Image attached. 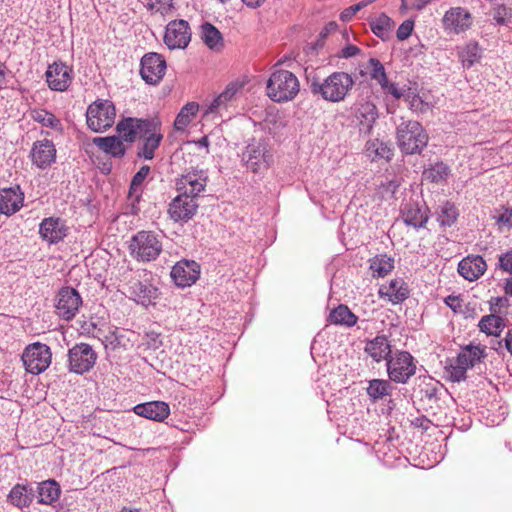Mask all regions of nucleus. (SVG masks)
<instances>
[{
	"label": "nucleus",
	"instance_id": "obj_1",
	"mask_svg": "<svg viewBox=\"0 0 512 512\" xmlns=\"http://www.w3.org/2000/svg\"><path fill=\"white\" fill-rule=\"evenodd\" d=\"M355 85V80L347 72L336 71L322 81L312 80L310 91L314 96L331 103H339L346 99Z\"/></svg>",
	"mask_w": 512,
	"mask_h": 512
},
{
	"label": "nucleus",
	"instance_id": "obj_2",
	"mask_svg": "<svg viewBox=\"0 0 512 512\" xmlns=\"http://www.w3.org/2000/svg\"><path fill=\"white\" fill-rule=\"evenodd\" d=\"M300 91L298 78L290 71H274L266 85L267 96L274 102L284 103L293 100Z\"/></svg>",
	"mask_w": 512,
	"mask_h": 512
},
{
	"label": "nucleus",
	"instance_id": "obj_3",
	"mask_svg": "<svg viewBox=\"0 0 512 512\" xmlns=\"http://www.w3.org/2000/svg\"><path fill=\"white\" fill-rule=\"evenodd\" d=\"M241 161L253 173H263L273 164V152L263 138L248 140L241 154Z\"/></svg>",
	"mask_w": 512,
	"mask_h": 512
},
{
	"label": "nucleus",
	"instance_id": "obj_4",
	"mask_svg": "<svg viewBox=\"0 0 512 512\" xmlns=\"http://www.w3.org/2000/svg\"><path fill=\"white\" fill-rule=\"evenodd\" d=\"M428 140V134L417 121H402L397 127L398 146L405 154L421 153Z\"/></svg>",
	"mask_w": 512,
	"mask_h": 512
},
{
	"label": "nucleus",
	"instance_id": "obj_5",
	"mask_svg": "<svg viewBox=\"0 0 512 512\" xmlns=\"http://www.w3.org/2000/svg\"><path fill=\"white\" fill-rule=\"evenodd\" d=\"M130 254L137 261L150 262L158 258L162 251L159 236L152 231H139L131 239Z\"/></svg>",
	"mask_w": 512,
	"mask_h": 512
},
{
	"label": "nucleus",
	"instance_id": "obj_6",
	"mask_svg": "<svg viewBox=\"0 0 512 512\" xmlns=\"http://www.w3.org/2000/svg\"><path fill=\"white\" fill-rule=\"evenodd\" d=\"M386 366L389 379L395 383L405 384L416 373L415 359L407 351H395Z\"/></svg>",
	"mask_w": 512,
	"mask_h": 512
},
{
	"label": "nucleus",
	"instance_id": "obj_7",
	"mask_svg": "<svg viewBox=\"0 0 512 512\" xmlns=\"http://www.w3.org/2000/svg\"><path fill=\"white\" fill-rule=\"evenodd\" d=\"M115 116L116 110L111 101L97 100L87 109V125L94 132H102L113 125Z\"/></svg>",
	"mask_w": 512,
	"mask_h": 512
},
{
	"label": "nucleus",
	"instance_id": "obj_8",
	"mask_svg": "<svg viewBox=\"0 0 512 512\" xmlns=\"http://www.w3.org/2000/svg\"><path fill=\"white\" fill-rule=\"evenodd\" d=\"M51 358L50 347L40 342L28 345L22 354V362L26 371L33 375L44 372L51 364Z\"/></svg>",
	"mask_w": 512,
	"mask_h": 512
},
{
	"label": "nucleus",
	"instance_id": "obj_9",
	"mask_svg": "<svg viewBox=\"0 0 512 512\" xmlns=\"http://www.w3.org/2000/svg\"><path fill=\"white\" fill-rule=\"evenodd\" d=\"M68 369L70 372L82 375L90 371L97 360V354L87 343L75 344L68 350Z\"/></svg>",
	"mask_w": 512,
	"mask_h": 512
},
{
	"label": "nucleus",
	"instance_id": "obj_10",
	"mask_svg": "<svg viewBox=\"0 0 512 512\" xmlns=\"http://www.w3.org/2000/svg\"><path fill=\"white\" fill-rule=\"evenodd\" d=\"M166 60L156 52L146 53L140 62V75L150 85L158 84L166 72Z\"/></svg>",
	"mask_w": 512,
	"mask_h": 512
},
{
	"label": "nucleus",
	"instance_id": "obj_11",
	"mask_svg": "<svg viewBox=\"0 0 512 512\" xmlns=\"http://www.w3.org/2000/svg\"><path fill=\"white\" fill-rule=\"evenodd\" d=\"M127 295L130 299L145 307L154 303L157 288L147 281L141 280V274L135 273L126 283Z\"/></svg>",
	"mask_w": 512,
	"mask_h": 512
},
{
	"label": "nucleus",
	"instance_id": "obj_12",
	"mask_svg": "<svg viewBox=\"0 0 512 512\" xmlns=\"http://www.w3.org/2000/svg\"><path fill=\"white\" fill-rule=\"evenodd\" d=\"M139 139L143 140V142L138 146L137 157L152 160L155 156V151L159 148L163 139L160 121L152 119Z\"/></svg>",
	"mask_w": 512,
	"mask_h": 512
},
{
	"label": "nucleus",
	"instance_id": "obj_13",
	"mask_svg": "<svg viewBox=\"0 0 512 512\" xmlns=\"http://www.w3.org/2000/svg\"><path fill=\"white\" fill-rule=\"evenodd\" d=\"M191 40V30L185 20L170 21L165 30L164 43L170 49H184Z\"/></svg>",
	"mask_w": 512,
	"mask_h": 512
},
{
	"label": "nucleus",
	"instance_id": "obj_14",
	"mask_svg": "<svg viewBox=\"0 0 512 512\" xmlns=\"http://www.w3.org/2000/svg\"><path fill=\"white\" fill-rule=\"evenodd\" d=\"M45 77L51 90L63 92L72 82L73 69L62 61H55L48 66Z\"/></svg>",
	"mask_w": 512,
	"mask_h": 512
},
{
	"label": "nucleus",
	"instance_id": "obj_15",
	"mask_svg": "<svg viewBox=\"0 0 512 512\" xmlns=\"http://www.w3.org/2000/svg\"><path fill=\"white\" fill-rule=\"evenodd\" d=\"M82 299L78 291L72 287H63L57 295L56 313L65 320H71L77 314Z\"/></svg>",
	"mask_w": 512,
	"mask_h": 512
},
{
	"label": "nucleus",
	"instance_id": "obj_16",
	"mask_svg": "<svg viewBox=\"0 0 512 512\" xmlns=\"http://www.w3.org/2000/svg\"><path fill=\"white\" fill-rule=\"evenodd\" d=\"M170 275L178 287H189L199 279L200 265L194 260L182 259L172 267Z\"/></svg>",
	"mask_w": 512,
	"mask_h": 512
},
{
	"label": "nucleus",
	"instance_id": "obj_17",
	"mask_svg": "<svg viewBox=\"0 0 512 512\" xmlns=\"http://www.w3.org/2000/svg\"><path fill=\"white\" fill-rule=\"evenodd\" d=\"M472 22L471 13L462 7L450 8L442 19L445 31L454 34L465 32L472 26Z\"/></svg>",
	"mask_w": 512,
	"mask_h": 512
},
{
	"label": "nucleus",
	"instance_id": "obj_18",
	"mask_svg": "<svg viewBox=\"0 0 512 512\" xmlns=\"http://www.w3.org/2000/svg\"><path fill=\"white\" fill-rule=\"evenodd\" d=\"M370 68V77L375 80L385 94L391 95L394 99L404 97V89L398 87L396 83L389 82L384 65L377 58L368 60Z\"/></svg>",
	"mask_w": 512,
	"mask_h": 512
},
{
	"label": "nucleus",
	"instance_id": "obj_19",
	"mask_svg": "<svg viewBox=\"0 0 512 512\" xmlns=\"http://www.w3.org/2000/svg\"><path fill=\"white\" fill-rule=\"evenodd\" d=\"M197 209L196 199L179 193L169 204L168 213L175 222H187L195 215Z\"/></svg>",
	"mask_w": 512,
	"mask_h": 512
},
{
	"label": "nucleus",
	"instance_id": "obj_20",
	"mask_svg": "<svg viewBox=\"0 0 512 512\" xmlns=\"http://www.w3.org/2000/svg\"><path fill=\"white\" fill-rule=\"evenodd\" d=\"M206 184L207 177L205 173L201 170H193L177 179L176 188L179 193L196 199L205 190Z\"/></svg>",
	"mask_w": 512,
	"mask_h": 512
},
{
	"label": "nucleus",
	"instance_id": "obj_21",
	"mask_svg": "<svg viewBox=\"0 0 512 512\" xmlns=\"http://www.w3.org/2000/svg\"><path fill=\"white\" fill-rule=\"evenodd\" d=\"M152 119L127 117L120 120L116 125V131L122 142L132 144L139 138Z\"/></svg>",
	"mask_w": 512,
	"mask_h": 512
},
{
	"label": "nucleus",
	"instance_id": "obj_22",
	"mask_svg": "<svg viewBox=\"0 0 512 512\" xmlns=\"http://www.w3.org/2000/svg\"><path fill=\"white\" fill-rule=\"evenodd\" d=\"M29 156L33 165L39 169H46L56 160L55 145L48 139L38 140L33 143Z\"/></svg>",
	"mask_w": 512,
	"mask_h": 512
},
{
	"label": "nucleus",
	"instance_id": "obj_23",
	"mask_svg": "<svg viewBox=\"0 0 512 512\" xmlns=\"http://www.w3.org/2000/svg\"><path fill=\"white\" fill-rule=\"evenodd\" d=\"M39 233L49 244H57L68 234V227L60 218L49 217L42 220Z\"/></svg>",
	"mask_w": 512,
	"mask_h": 512
},
{
	"label": "nucleus",
	"instance_id": "obj_24",
	"mask_svg": "<svg viewBox=\"0 0 512 512\" xmlns=\"http://www.w3.org/2000/svg\"><path fill=\"white\" fill-rule=\"evenodd\" d=\"M487 270V263L480 255L464 257L457 267L458 273L467 281L478 280Z\"/></svg>",
	"mask_w": 512,
	"mask_h": 512
},
{
	"label": "nucleus",
	"instance_id": "obj_25",
	"mask_svg": "<svg viewBox=\"0 0 512 512\" xmlns=\"http://www.w3.org/2000/svg\"><path fill=\"white\" fill-rule=\"evenodd\" d=\"M379 297L387 299L392 304H400L409 297V288L401 278L391 280L387 285H382L378 291Z\"/></svg>",
	"mask_w": 512,
	"mask_h": 512
},
{
	"label": "nucleus",
	"instance_id": "obj_26",
	"mask_svg": "<svg viewBox=\"0 0 512 512\" xmlns=\"http://www.w3.org/2000/svg\"><path fill=\"white\" fill-rule=\"evenodd\" d=\"M401 218L406 225L419 229L428 221V209L425 205L407 202L401 210Z\"/></svg>",
	"mask_w": 512,
	"mask_h": 512
},
{
	"label": "nucleus",
	"instance_id": "obj_27",
	"mask_svg": "<svg viewBox=\"0 0 512 512\" xmlns=\"http://www.w3.org/2000/svg\"><path fill=\"white\" fill-rule=\"evenodd\" d=\"M135 414L154 421H163L170 414L169 405L163 401H152L134 406Z\"/></svg>",
	"mask_w": 512,
	"mask_h": 512
},
{
	"label": "nucleus",
	"instance_id": "obj_28",
	"mask_svg": "<svg viewBox=\"0 0 512 512\" xmlns=\"http://www.w3.org/2000/svg\"><path fill=\"white\" fill-rule=\"evenodd\" d=\"M23 193L17 188H6L0 191V212L5 215L16 213L22 206Z\"/></svg>",
	"mask_w": 512,
	"mask_h": 512
},
{
	"label": "nucleus",
	"instance_id": "obj_29",
	"mask_svg": "<svg viewBox=\"0 0 512 512\" xmlns=\"http://www.w3.org/2000/svg\"><path fill=\"white\" fill-rule=\"evenodd\" d=\"M34 499V490L27 484H16L7 495V501L20 510L29 508Z\"/></svg>",
	"mask_w": 512,
	"mask_h": 512
},
{
	"label": "nucleus",
	"instance_id": "obj_30",
	"mask_svg": "<svg viewBox=\"0 0 512 512\" xmlns=\"http://www.w3.org/2000/svg\"><path fill=\"white\" fill-rule=\"evenodd\" d=\"M365 351L376 362L386 360L391 354V345L389 340L384 335H378L374 339L368 341L365 346Z\"/></svg>",
	"mask_w": 512,
	"mask_h": 512
},
{
	"label": "nucleus",
	"instance_id": "obj_31",
	"mask_svg": "<svg viewBox=\"0 0 512 512\" xmlns=\"http://www.w3.org/2000/svg\"><path fill=\"white\" fill-rule=\"evenodd\" d=\"M93 143L105 154L114 158L124 157L127 151L125 144L117 136L96 137Z\"/></svg>",
	"mask_w": 512,
	"mask_h": 512
},
{
	"label": "nucleus",
	"instance_id": "obj_32",
	"mask_svg": "<svg viewBox=\"0 0 512 512\" xmlns=\"http://www.w3.org/2000/svg\"><path fill=\"white\" fill-rule=\"evenodd\" d=\"M37 492L38 503L52 505L58 501L61 494V488L54 479H49L38 484Z\"/></svg>",
	"mask_w": 512,
	"mask_h": 512
},
{
	"label": "nucleus",
	"instance_id": "obj_33",
	"mask_svg": "<svg viewBox=\"0 0 512 512\" xmlns=\"http://www.w3.org/2000/svg\"><path fill=\"white\" fill-rule=\"evenodd\" d=\"M356 118L359 121L361 130L369 132L378 118V110L373 102L365 101L358 105Z\"/></svg>",
	"mask_w": 512,
	"mask_h": 512
},
{
	"label": "nucleus",
	"instance_id": "obj_34",
	"mask_svg": "<svg viewBox=\"0 0 512 512\" xmlns=\"http://www.w3.org/2000/svg\"><path fill=\"white\" fill-rule=\"evenodd\" d=\"M458 57L464 68L469 69L482 57V49L477 42H469L458 50Z\"/></svg>",
	"mask_w": 512,
	"mask_h": 512
},
{
	"label": "nucleus",
	"instance_id": "obj_35",
	"mask_svg": "<svg viewBox=\"0 0 512 512\" xmlns=\"http://www.w3.org/2000/svg\"><path fill=\"white\" fill-rule=\"evenodd\" d=\"M358 317L348 308L340 304L334 308L328 317V321L335 325L353 327L357 323Z\"/></svg>",
	"mask_w": 512,
	"mask_h": 512
},
{
	"label": "nucleus",
	"instance_id": "obj_36",
	"mask_svg": "<svg viewBox=\"0 0 512 512\" xmlns=\"http://www.w3.org/2000/svg\"><path fill=\"white\" fill-rule=\"evenodd\" d=\"M457 356L459 357V364H463L469 369L481 362L486 357V352L480 346L468 345Z\"/></svg>",
	"mask_w": 512,
	"mask_h": 512
},
{
	"label": "nucleus",
	"instance_id": "obj_37",
	"mask_svg": "<svg viewBox=\"0 0 512 512\" xmlns=\"http://www.w3.org/2000/svg\"><path fill=\"white\" fill-rule=\"evenodd\" d=\"M201 39L212 50H220L223 47L221 32L212 24L206 22L200 27Z\"/></svg>",
	"mask_w": 512,
	"mask_h": 512
},
{
	"label": "nucleus",
	"instance_id": "obj_38",
	"mask_svg": "<svg viewBox=\"0 0 512 512\" xmlns=\"http://www.w3.org/2000/svg\"><path fill=\"white\" fill-rule=\"evenodd\" d=\"M365 151L368 157L373 161L378 159L390 160L393 156V150L390 145L379 139L370 140L366 143Z\"/></svg>",
	"mask_w": 512,
	"mask_h": 512
},
{
	"label": "nucleus",
	"instance_id": "obj_39",
	"mask_svg": "<svg viewBox=\"0 0 512 512\" xmlns=\"http://www.w3.org/2000/svg\"><path fill=\"white\" fill-rule=\"evenodd\" d=\"M505 325V320L494 314L483 316L478 324L480 330L490 336H499Z\"/></svg>",
	"mask_w": 512,
	"mask_h": 512
},
{
	"label": "nucleus",
	"instance_id": "obj_40",
	"mask_svg": "<svg viewBox=\"0 0 512 512\" xmlns=\"http://www.w3.org/2000/svg\"><path fill=\"white\" fill-rule=\"evenodd\" d=\"M394 268V259L386 254L376 255L370 260V270L374 277H385Z\"/></svg>",
	"mask_w": 512,
	"mask_h": 512
},
{
	"label": "nucleus",
	"instance_id": "obj_41",
	"mask_svg": "<svg viewBox=\"0 0 512 512\" xmlns=\"http://www.w3.org/2000/svg\"><path fill=\"white\" fill-rule=\"evenodd\" d=\"M393 24L392 19L384 13L369 22L372 32L382 40L389 39Z\"/></svg>",
	"mask_w": 512,
	"mask_h": 512
},
{
	"label": "nucleus",
	"instance_id": "obj_42",
	"mask_svg": "<svg viewBox=\"0 0 512 512\" xmlns=\"http://www.w3.org/2000/svg\"><path fill=\"white\" fill-rule=\"evenodd\" d=\"M391 392V384L387 380L373 379L367 387V394L375 402L389 395Z\"/></svg>",
	"mask_w": 512,
	"mask_h": 512
},
{
	"label": "nucleus",
	"instance_id": "obj_43",
	"mask_svg": "<svg viewBox=\"0 0 512 512\" xmlns=\"http://www.w3.org/2000/svg\"><path fill=\"white\" fill-rule=\"evenodd\" d=\"M449 167L443 162H437L423 171V177L433 183H439L448 178Z\"/></svg>",
	"mask_w": 512,
	"mask_h": 512
},
{
	"label": "nucleus",
	"instance_id": "obj_44",
	"mask_svg": "<svg viewBox=\"0 0 512 512\" xmlns=\"http://www.w3.org/2000/svg\"><path fill=\"white\" fill-rule=\"evenodd\" d=\"M31 116L34 121L42 124L45 127L52 128L56 131L62 130V124L60 120L49 111L43 109L34 110L32 111Z\"/></svg>",
	"mask_w": 512,
	"mask_h": 512
},
{
	"label": "nucleus",
	"instance_id": "obj_45",
	"mask_svg": "<svg viewBox=\"0 0 512 512\" xmlns=\"http://www.w3.org/2000/svg\"><path fill=\"white\" fill-rule=\"evenodd\" d=\"M458 218V210L451 202H445L439 206L438 222L441 226L450 227Z\"/></svg>",
	"mask_w": 512,
	"mask_h": 512
},
{
	"label": "nucleus",
	"instance_id": "obj_46",
	"mask_svg": "<svg viewBox=\"0 0 512 512\" xmlns=\"http://www.w3.org/2000/svg\"><path fill=\"white\" fill-rule=\"evenodd\" d=\"M198 111V105L196 103H187L178 113L175 121L174 127L176 130L182 131L184 130L188 124L191 122L193 116L196 115Z\"/></svg>",
	"mask_w": 512,
	"mask_h": 512
},
{
	"label": "nucleus",
	"instance_id": "obj_47",
	"mask_svg": "<svg viewBox=\"0 0 512 512\" xmlns=\"http://www.w3.org/2000/svg\"><path fill=\"white\" fill-rule=\"evenodd\" d=\"M150 172V167L147 165L142 166L139 171L133 176L130 189L129 197L134 198L138 201L142 193V184Z\"/></svg>",
	"mask_w": 512,
	"mask_h": 512
},
{
	"label": "nucleus",
	"instance_id": "obj_48",
	"mask_svg": "<svg viewBox=\"0 0 512 512\" xmlns=\"http://www.w3.org/2000/svg\"><path fill=\"white\" fill-rule=\"evenodd\" d=\"M467 368L459 364V357L445 366L446 379L451 382H461L466 379Z\"/></svg>",
	"mask_w": 512,
	"mask_h": 512
},
{
	"label": "nucleus",
	"instance_id": "obj_49",
	"mask_svg": "<svg viewBox=\"0 0 512 512\" xmlns=\"http://www.w3.org/2000/svg\"><path fill=\"white\" fill-rule=\"evenodd\" d=\"M441 388L439 382L428 377L424 378L420 384V393L422 398L427 399L429 402H436L438 400V393Z\"/></svg>",
	"mask_w": 512,
	"mask_h": 512
},
{
	"label": "nucleus",
	"instance_id": "obj_50",
	"mask_svg": "<svg viewBox=\"0 0 512 512\" xmlns=\"http://www.w3.org/2000/svg\"><path fill=\"white\" fill-rule=\"evenodd\" d=\"M493 19L499 25H507L512 21V8L504 4H495L493 7Z\"/></svg>",
	"mask_w": 512,
	"mask_h": 512
},
{
	"label": "nucleus",
	"instance_id": "obj_51",
	"mask_svg": "<svg viewBox=\"0 0 512 512\" xmlns=\"http://www.w3.org/2000/svg\"><path fill=\"white\" fill-rule=\"evenodd\" d=\"M406 101L409 103V108L416 113H426L431 109V104L423 100V98L417 94L408 93Z\"/></svg>",
	"mask_w": 512,
	"mask_h": 512
},
{
	"label": "nucleus",
	"instance_id": "obj_52",
	"mask_svg": "<svg viewBox=\"0 0 512 512\" xmlns=\"http://www.w3.org/2000/svg\"><path fill=\"white\" fill-rule=\"evenodd\" d=\"M173 1L174 0H146V6L152 13H159L165 16L174 8Z\"/></svg>",
	"mask_w": 512,
	"mask_h": 512
},
{
	"label": "nucleus",
	"instance_id": "obj_53",
	"mask_svg": "<svg viewBox=\"0 0 512 512\" xmlns=\"http://www.w3.org/2000/svg\"><path fill=\"white\" fill-rule=\"evenodd\" d=\"M493 219L499 226L512 229V207H500L496 210V215L493 216Z\"/></svg>",
	"mask_w": 512,
	"mask_h": 512
},
{
	"label": "nucleus",
	"instance_id": "obj_54",
	"mask_svg": "<svg viewBox=\"0 0 512 512\" xmlns=\"http://www.w3.org/2000/svg\"><path fill=\"white\" fill-rule=\"evenodd\" d=\"M498 267L502 271L512 274V248L499 255Z\"/></svg>",
	"mask_w": 512,
	"mask_h": 512
},
{
	"label": "nucleus",
	"instance_id": "obj_55",
	"mask_svg": "<svg viewBox=\"0 0 512 512\" xmlns=\"http://www.w3.org/2000/svg\"><path fill=\"white\" fill-rule=\"evenodd\" d=\"M414 22L405 20L397 29L396 35L398 40H406L413 32Z\"/></svg>",
	"mask_w": 512,
	"mask_h": 512
},
{
	"label": "nucleus",
	"instance_id": "obj_56",
	"mask_svg": "<svg viewBox=\"0 0 512 512\" xmlns=\"http://www.w3.org/2000/svg\"><path fill=\"white\" fill-rule=\"evenodd\" d=\"M106 349L115 350L121 345V338L115 332H109L103 339Z\"/></svg>",
	"mask_w": 512,
	"mask_h": 512
},
{
	"label": "nucleus",
	"instance_id": "obj_57",
	"mask_svg": "<svg viewBox=\"0 0 512 512\" xmlns=\"http://www.w3.org/2000/svg\"><path fill=\"white\" fill-rule=\"evenodd\" d=\"M242 85L239 83H230L226 89L221 93L222 98L229 102L235 94L241 89Z\"/></svg>",
	"mask_w": 512,
	"mask_h": 512
},
{
	"label": "nucleus",
	"instance_id": "obj_58",
	"mask_svg": "<svg viewBox=\"0 0 512 512\" xmlns=\"http://www.w3.org/2000/svg\"><path fill=\"white\" fill-rule=\"evenodd\" d=\"M359 53H360V49L357 46L349 44L341 49L338 56L341 58L348 59V58L358 55Z\"/></svg>",
	"mask_w": 512,
	"mask_h": 512
},
{
	"label": "nucleus",
	"instance_id": "obj_59",
	"mask_svg": "<svg viewBox=\"0 0 512 512\" xmlns=\"http://www.w3.org/2000/svg\"><path fill=\"white\" fill-rule=\"evenodd\" d=\"M445 304L450 307L453 311L461 309V299L459 296L449 295L444 299Z\"/></svg>",
	"mask_w": 512,
	"mask_h": 512
},
{
	"label": "nucleus",
	"instance_id": "obj_60",
	"mask_svg": "<svg viewBox=\"0 0 512 512\" xmlns=\"http://www.w3.org/2000/svg\"><path fill=\"white\" fill-rule=\"evenodd\" d=\"M228 102L222 98V95L220 94L218 97H216L213 102L210 104L209 108L207 109V112L209 113H215L217 112L221 107L226 106Z\"/></svg>",
	"mask_w": 512,
	"mask_h": 512
},
{
	"label": "nucleus",
	"instance_id": "obj_61",
	"mask_svg": "<svg viewBox=\"0 0 512 512\" xmlns=\"http://www.w3.org/2000/svg\"><path fill=\"white\" fill-rule=\"evenodd\" d=\"M358 12V10L355 8V5H352L346 9H344L341 14H340V18L341 20L343 21H349L351 20L354 15Z\"/></svg>",
	"mask_w": 512,
	"mask_h": 512
},
{
	"label": "nucleus",
	"instance_id": "obj_62",
	"mask_svg": "<svg viewBox=\"0 0 512 512\" xmlns=\"http://www.w3.org/2000/svg\"><path fill=\"white\" fill-rule=\"evenodd\" d=\"M413 424L416 427H421L422 429L427 430L429 429L430 426V420L427 419L426 417H417L415 418Z\"/></svg>",
	"mask_w": 512,
	"mask_h": 512
},
{
	"label": "nucleus",
	"instance_id": "obj_63",
	"mask_svg": "<svg viewBox=\"0 0 512 512\" xmlns=\"http://www.w3.org/2000/svg\"><path fill=\"white\" fill-rule=\"evenodd\" d=\"M503 341L505 348L512 355V327L508 329Z\"/></svg>",
	"mask_w": 512,
	"mask_h": 512
},
{
	"label": "nucleus",
	"instance_id": "obj_64",
	"mask_svg": "<svg viewBox=\"0 0 512 512\" xmlns=\"http://www.w3.org/2000/svg\"><path fill=\"white\" fill-rule=\"evenodd\" d=\"M244 5H246L248 8H258L262 6L265 2V0H241Z\"/></svg>",
	"mask_w": 512,
	"mask_h": 512
}]
</instances>
